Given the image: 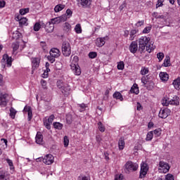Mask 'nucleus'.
Masks as SVG:
<instances>
[{"label": "nucleus", "instance_id": "9d476101", "mask_svg": "<svg viewBox=\"0 0 180 180\" xmlns=\"http://www.w3.org/2000/svg\"><path fill=\"white\" fill-rule=\"evenodd\" d=\"M8 94H0V105L5 107L6 105H8V102H9V100L8 99Z\"/></svg>", "mask_w": 180, "mask_h": 180}, {"label": "nucleus", "instance_id": "7c9ffc66", "mask_svg": "<svg viewBox=\"0 0 180 180\" xmlns=\"http://www.w3.org/2000/svg\"><path fill=\"white\" fill-rule=\"evenodd\" d=\"M44 124L46 129H48V130H50L51 129V124L49 122L47 117L44 119Z\"/></svg>", "mask_w": 180, "mask_h": 180}, {"label": "nucleus", "instance_id": "a211bd4d", "mask_svg": "<svg viewBox=\"0 0 180 180\" xmlns=\"http://www.w3.org/2000/svg\"><path fill=\"white\" fill-rule=\"evenodd\" d=\"M72 29L71 24L70 22H65L63 25V30L65 33H68Z\"/></svg>", "mask_w": 180, "mask_h": 180}, {"label": "nucleus", "instance_id": "338daca9", "mask_svg": "<svg viewBox=\"0 0 180 180\" xmlns=\"http://www.w3.org/2000/svg\"><path fill=\"white\" fill-rule=\"evenodd\" d=\"M18 49H19L18 46H13V54H15V55L18 54V52H16V51H18Z\"/></svg>", "mask_w": 180, "mask_h": 180}, {"label": "nucleus", "instance_id": "09e8293b", "mask_svg": "<svg viewBox=\"0 0 180 180\" xmlns=\"http://www.w3.org/2000/svg\"><path fill=\"white\" fill-rule=\"evenodd\" d=\"M63 143L65 147H68V144H70V139H68V136H65L63 138Z\"/></svg>", "mask_w": 180, "mask_h": 180}, {"label": "nucleus", "instance_id": "de8ad7c7", "mask_svg": "<svg viewBox=\"0 0 180 180\" xmlns=\"http://www.w3.org/2000/svg\"><path fill=\"white\" fill-rule=\"evenodd\" d=\"M6 161L10 167V169H15V167H13V162L12 161V160L6 159Z\"/></svg>", "mask_w": 180, "mask_h": 180}, {"label": "nucleus", "instance_id": "79ce46f5", "mask_svg": "<svg viewBox=\"0 0 180 180\" xmlns=\"http://www.w3.org/2000/svg\"><path fill=\"white\" fill-rule=\"evenodd\" d=\"M157 180H162V179L158 178ZM164 180H174V176L171 174H167Z\"/></svg>", "mask_w": 180, "mask_h": 180}, {"label": "nucleus", "instance_id": "a18cd8bd", "mask_svg": "<svg viewBox=\"0 0 180 180\" xmlns=\"http://www.w3.org/2000/svg\"><path fill=\"white\" fill-rule=\"evenodd\" d=\"M0 180H8V176H6V173L0 172Z\"/></svg>", "mask_w": 180, "mask_h": 180}, {"label": "nucleus", "instance_id": "aec40b11", "mask_svg": "<svg viewBox=\"0 0 180 180\" xmlns=\"http://www.w3.org/2000/svg\"><path fill=\"white\" fill-rule=\"evenodd\" d=\"M172 85L174 86V89L177 91L180 90V77H177L172 82Z\"/></svg>", "mask_w": 180, "mask_h": 180}, {"label": "nucleus", "instance_id": "4be33fe9", "mask_svg": "<svg viewBox=\"0 0 180 180\" xmlns=\"http://www.w3.org/2000/svg\"><path fill=\"white\" fill-rule=\"evenodd\" d=\"M130 92L131 94H135V95H139V85H137V84H134L131 89H130Z\"/></svg>", "mask_w": 180, "mask_h": 180}, {"label": "nucleus", "instance_id": "6ab92c4d", "mask_svg": "<svg viewBox=\"0 0 180 180\" xmlns=\"http://www.w3.org/2000/svg\"><path fill=\"white\" fill-rule=\"evenodd\" d=\"M32 68L34 70L39 67V64H40V59L39 58H33L32 59Z\"/></svg>", "mask_w": 180, "mask_h": 180}, {"label": "nucleus", "instance_id": "f8f14e48", "mask_svg": "<svg viewBox=\"0 0 180 180\" xmlns=\"http://www.w3.org/2000/svg\"><path fill=\"white\" fill-rule=\"evenodd\" d=\"M169 115V110L167 108L162 109L159 112V117H161V119H167Z\"/></svg>", "mask_w": 180, "mask_h": 180}, {"label": "nucleus", "instance_id": "72a5a7b5", "mask_svg": "<svg viewBox=\"0 0 180 180\" xmlns=\"http://www.w3.org/2000/svg\"><path fill=\"white\" fill-rule=\"evenodd\" d=\"M153 137H154V133L153 132V131H150L148 132V134L146 135V141H151L153 140Z\"/></svg>", "mask_w": 180, "mask_h": 180}, {"label": "nucleus", "instance_id": "e433bc0d", "mask_svg": "<svg viewBox=\"0 0 180 180\" xmlns=\"http://www.w3.org/2000/svg\"><path fill=\"white\" fill-rule=\"evenodd\" d=\"M16 113H18V111L15 110L13 108H10V116L11 119H15V116H16Z\"/></svg>", "mask_w": 180, "mask_h": 180}, {"label": "nucleus", "instance_id": "0e129e2a", "mask_svg": "<svg viewBox=\"0 0 180 180\" xmlns=\"http://www.w3.org/2000/svg\"><path fill=\"white\" fill-rule=\"evenodd\" d=\"M54 117H55L54 115H51L50 117H47V120L50 122L51 124L54 121Z\"/></svg>", "mask_w": 180, "mask_h": 180}, {"label": "nucleus", "instance_id": "58836bf2", "mask_svg": "<svg viewBox=\"0 0 180 180\" xmlns=\"http://www.w3.org/2000/svg\"><path fill=\"white\" fill-rule=\"evenodd\" d=\"M53 127H54V129H56L57 130H61V129H63V124H61L60 122H54Z\"/></svg>", "mask_w": 180, "mask_h": 180}, {"label": "nucleus", "instance_id": "c9c22d12", "mask_svg": "<svg viewBox=\"0 0 180 180\" xmlns=\"http://www.w3.org/2000/svg\"><path fill=\"white\" fill-rule=\"evenodd\" d=\"M153 15L154 18H155V19H163V20H165V19H166L165 15H160L157 12H154Z\"/></svg>", "mask_w": 180, "mask_h": 180}, {"label": "nucleus", "instance_id": "c85d7f7f", "mask_svg": "<svg viewBox=\"0 0 180 180\" xmlns=\"http://www.w3.org/2000/svg\"><path fill=\"white\" fill-rule=\"evenodd\" d=\"M171 65V58L166 56L162 64L163 67H169Z\"/></svg>", "mask_w": 180, "mask_h": 180}, {"label": "nucleus", "instance_id": "7ed1b4c3", "mask_svg": "<svg viewBox=\"0 0 180 180\" xmlns=\"http://www.w3.org/2000/svg\"><path fill=\"white\" fill-rule=\"evenodd\" d=\"M162 105H163V106H168V105H174V106H178V105H179V98L175 96L170 101H168L167 98H164L162 101Z\"/></svg>", "mask_w": 180, "mask_h": 180}, {"label": "nucleus", "instance_id": "bb28decb", "mask_svg": "<svg viewBox=\"0 0 180 180\" xmlns=\"http://www.w3.org/2000/svg\"><path fill=\"white\" fill-rule=\"evenodd\" d=\"M58 88H59V89H61L63 94L65 93V92H68L70 91V86L66 85V86H61L59 84V83L58 82Z\"/></svg>", "mask_w": 180, "mask_h": 180}, {"label": "nucleus", "instance_id": "b1692460", "mask_svg": "<svg viewBox=\"0 0 180 180\" xmlns=\"http://www.w3.org/2000/svg\"><path fill=\"white\" fill-rule=\"evenodd\" d=\"M137 33H139V30H131L129 34V40H133L137 37Z\"/></svg>", "mask_w": 180, "mask_h": 180}, {"label": "nucleus", "instance_id": "3c124183", "mask_svg": "<svg viewBox=\"0 0 180 180\" xmlns=\"http://www.w3.org/2000/svg\"><path fill=\"white\" fill-rule=\"evenodd\" d=\"M144 49V50H146V51H148V53H150V51H153V50H154V46H153L152 48H150L151 47L150 46H142V49Z\"/></svg>", "mask_w": 180, "mask_h": 180}, {"label": "nucleus", "instance_id": "8fccbe9b", "mask_svg": "<svg viewBox=\"0 0 180 180\" xmlns=\"http://www.w3.org/2000/svg\"><path fill=\"white\" fill-rule=\"evenodd\" d=\"M138 46H129V51H131V53H133L134 54V53H136L138 50Z\"/></svg>", "mask_w": 180, "mask_h": 180}, {"label": "nucleus", "instance_id": "e2e57ef3", "mask_svg": "<svg viewBox=\"0 0 180 180\" xmlns=\"http://www.w3.org/2000/svg\"><path fill=\"white\" fill-rule=\"evenodd\" d=\"M123 174H117L115 175V180H123Z\"/></svg>", "mask_w": 180, "mask_h": 180}, {"label": "nucleus", "instance_id": "20e7f679", "mask_svg": "<svg viewBox=\"0 0 180 180\" xmlns=\"http://www.w3.org/2000/svg\"><path fill=\"white\" fill-rule=\"evenodd\" d=\"M42 161L46 165H51L54 163V156L51 154H48L44 156V158H39L37 159V161Z\"/></svg>", "mask_w": 180, "mask_h": 180}, {"label": "nucleus", "instance_id": "864d4df0", "mask_svg": "<svg viewBox=\"0 0 180 180\" xmlns=\"http://www.w3.org/2000/svg\"><path fill=\"white\" fill-rule=\"evenodd\" d=\"M143 25H144V20H142L138 21L135 24V26H136V27H141V26H143Z\"/></svg>", "mask_w": 180, "mask_h": 180}, {"label": "nucleus", "instance_id": "1a4fd4ad", "mask_svg": "<svg viewBox=\"0 0 180 180\" xmlns=\"http://www.w3.org/2000/svg\"><path fill=\"white\" fill-rule=\"evenodd\" d=\"M41 27H44L47 33H53V31L54 30V25L51 21L46 22V24L42 23Z\"/></svg>", "mask_w": 180, "mask_h": 180}, {"label": "nucleus", "instance_id": "0eeeda50", "mask_svg": "<svg viewBox=\"0 0 180 180\" xmlns=\"http://www.w3.org/2000/svg\"><path fill=\"white\" fill-rule=\"evenodd\" d=\"M67 19H68L67 15L64 14L61 16L51 19V22L53 25H58V23H61V22H67Z\"/></svg>", "mask_w": 180, "mask_h": 180}, {"label": "nucleus", "instance_id": "4c0bfd02", "mask_svg": "<svg viewBox=\"0 0 180 180\" xmlns=\"http://www.w3.org/2000/svg\"><path fill=\"white\" fill-rule=\"evenodd\" d=\"M22 34H20V32H19V31H15L13 33V39H14V40H18V39L20 38Z\"/></svg>", "mask_w": 180, "mask_h": 180}, {"label": "nucleus", "instance_id": "a19ab883", "mask_svg": "<svg viewBox=\"0 0 180 180\" xmlns=\"http://www.w3.org/2000/svg\"><path fill=\"white\" fill-rule=\"evenodd\" d=\"M141 82L143 85H147V84H148L149 81H148V76H143L141 78Z\"/></svg>", "mask_w": 180, "mask_h": 180}, {"label": "nucleus", "instance_id": "dca6fc26", "mask_svg": "<svg viewBox=\"0 0 180 180\" xmlns=\"http://www.w3.org/2000/svg\"><path fill=\"white\" fill-rule=\"evenodd\" d=\"M15 20L19 22L20 26H23L27 23V18H22L20 15L17 16Z\"/></svg>", "mask_w": 180, "mask_h": 180}, {"label": "nucleus", "instance_id": "412c9836", "mask_svg": "<svg viewBox=\"0 0 180 180\" xmlns=\"http://www.w3.org/2000/svg\"><path fill=\"white\" fill-rule=\"evenodd\" d=\"M79 2H80V5H82L83 8H88V6L91 5L92 0H79Z\"/></svg>", "mask_w": 180, "mask_h": 180}, {"label": "nucleus", "instance_id": "473e14b6", "mask_svg": "<svg viewBox=\"0 0 180 180\" xmlns=\"http://www.w3.org/2000/svg\"><path fill=\"white\" fill-rule=\"evenodd\" d=\"M150 72V70H148V68L146 67H142L140 71L141 75H147Z\"/></svg>", "mask_w": 180, "mask_h": 180}, {"label": "nucleus", "instance_id": "13d9d810", "mask_svg": "<svg viewBox=\"0 0 180 180\" xmlns=\"http://www.w3.org/2000/svg\"><path fill=\"white\" fill-rule=\"evenodd\" d=\"M117 68L119 70H124V63H123V61L118 63Z\"/></svg>", "mask_w": 180, "mask_h": 180}, {"label": "nucleus", "instance_id": "37998d69", "mask_svg": "<svg viewBox=\"0 0 180 180\" xmlns=\"http://www.w3.org/2000/svg\"><path fill=\"white\" fill-rule=\"evenodd\" d=\"M77 180H91V179L88 176H86V175H84V174H80L78 176Z\"/></svg>", "mask_w": 180, "mask_h": 180}, {"label": "nucleus", "instance_id": "a878e982", "mask_svg": "<svg viewBox=\"0 0 180 180\" xmlns=\"http://www.w3.org/2000/svg\"><path fill=\"white\" fill-rule=\"evenodd\" d=\"M24 110H25V112H27L28 120L30 122V120H32V117H33V113L32 112V108H30V107H25Z\"/></svg>", "mask_w": 180, "mask_h": 180}, {"label": "nucleus", "instance_id": "c03bdc74", "mask_svg": "<svg viewBox=\"0 0 180 180\" xmlns=\"http://www.w3.org/2000/svg\"><path fill=\"white\" fill-rule=\"evenodd\" d=\"M29 11H30L29 8H21L20 9L19 12L21 15H26V13H29Z\"/></svg>", "mask_w": 180, "mask_h": 180}, {"label": "nucleus", "instance_id": "393cba45", "mask_svg": "<svg viewBox=\"0 0 180 180\" xmlns=\"http://www.w3.org/2000/svg\"><path fill=\"white\" fill-rule=\"evenodd\" d=\"M113 98H114V99H117V101H120L121 102H122V101H123V96L119 91H115L113 94Z\"/></svg>", "mask_w": 180, "mask_h": 180}, {"label": "nucleus", "instance_id": "ea45409f", "mask_svg": "<svg viewBox=\"0 0 180 180\" xmlns=\"http://www.w3.org/2000/svg\"><path fill=\"white\" fill-rule=\"evenodd\" d=\"M40 29H41V24H40V22H36L34 25V32H39V30H40Z\"/></svg>", "mask_w": 180, "mask_h": 180}, {"label": "nucleus", "instance_id": "052dcab7", "mask_svg": "<svg viewBox=\"0 0 180 180\" xmlns=\"http://www.w3.org/2000/svg\"><path fill=\"white\" fill-rule=\"evenodd\" d=\"M79 108H81L82 110H80V112H83V110H85L86 108H88V105L85 103H82L79 105Z\"/></svg>", "mask_w": 180, "mask_h": 180}, {"label": "nucleus", "instance_id": "cd10ccee", "mask_svg": "<svg viewBox=\"0 0 180 180\" xmlns=\"http://www.w3.org/2000/svg\"><path fill=\"white\" fill-rule=\"evenodd\" d=\"M64 8H65V5H64V4H58L55 6L54 11L56 13H58V12H61V11H63V9H64Z\"/></svg>", "mask_w": 180, "mask_h": 180}, {"label": "nucleus", "instance_id": "4468645a", "mask_svg": "<svg viewBox=\"0 0 180 180\" xmlns=\"http://www.w3.org/2000/svg\"><path fill=\"white\" fill-rule=\"evenodd\" d=\"M62 53L65 57H68L71 54V46H62Z\"/></svg>", "mask_w": 180, "mask_h": 180}, {"label": "nucleus", "instance_id": "c756f323", "mask_svg": "<svg viewBox=\"0 0 180 180\" xmlns=\"http://www.w3.org/2000/svg\"><path fill=\"white\" fill-rule=\"evenodd\" d=\"M124 146H125L124 139L120 138L119 141H118L119 150H124Z\"/></svg>", "mask_w": 180, "mask_h": 180}, {"label": "nucleus", "instance_id": "49530a36", "mask_svg": "<svg viewBox=\"0 0 180 180\" xmlns=\"http://www.w3.org/2000/svg\"><path fill=\"white\" fill-rule=\"evenodd\" d=\"M155 136V137H160L161 136V129H156L153 131Z\"/></svg>", "mask_w": 180, "mask_h": 180}, {"label": "nucleus", "instance_id": "5fc2aeb1", "mask_svg": "<svg viewBox=\"0 0 180 180\" xmlns=\"http://www.w3.org/2000/svg\"><path fill=\"white\" fill-rule=\"evenodd\" d=\"M157 57H158L159 61L160 62L162 60H164V53H162V52H159V53L157 54Z\"/></svg>", "mask_w": 180, "mask_h": 180}, {"label": "nucleus", "instance_id": "6e6552de", "mask_svg": "<svg viewBox=\"0 0 180 180\" xmlns=\"http://www.w3.org/2000/svg\"><path fill=\"white\" fill-rule=\"evenodd\" d=\"M13 61V60L12 59V57H9V56L6 53L3 56V58L1 59V63L3 65L5 66V65L6 64L7 67H12Z\"/></svg>", "mask_w": 180, "mask_h": 180}, {"label": "nucleus", "instance_id": "39448f33", "mask_svg": "<svg viewBox=\"0 0 180 180\" xmlns=\"http://www.w3.org/2000/svg\"><path fill=\"white\" fill-rule=\"evenodd\" d=\"M169 165L167 162L160 161L158 166V172L160 174H167L169 171Z\"/></svg>", "mask_w": 180, "mask_h": 180}, {"label": "nucleus", "instance_id": "f03ea898", "mask_svg": "<svg viewBox=\"0 0 180 180\" xmlns=\"http://www.w3.org/2000/svg\"><path fill=\"white\" fill-rule=\"evenodd\" d=\"M139 169V164L134 163L131 161H128L124 166V170L127 174H130V172H134Z\"/></svg>", "mask_w": 180, "mask_h": 180}, {"label": "nucleus", "instance_id": "2eb2a0df", "mask_svg": "<svg viewBox=\"0 0 180 180\" xmlns=\"http://www.w3.org/2000/svg\"><path fill=\"white\" fill-rule=\"evenodd\" d=\"M159 77L162 82H167L169 79V75L166 72H160Z\"/></svg>", "mask_w": 180, "mask_h": 180}, {"label": "nucleus", "instance_id": "f704fd0d", "mask_svg": "<svg viewBox=\"0 0 180 180\" xmlns=\"http://www.w3.org/2000/svg\"><path fill=\"white\" fill-rule=\"evenodd\" d=\"M75 32H76L77 34L82 33V28L81 27V24H77L75 25Z\"/></svg>", "mask_w": 180, "mask_h": 180}, {"label": "nucleus", "instance_id": "bf43d9fd", "mask_svg": "<svg viewBox=\"0 0 180 180\" xmlns=\"http://www.w3.org/2000/svg\"><path fill=\"white\" fill-rule=\"evenodd\" d=\"M164 5V0H158L156 4V8H161Z\"/></svg>", "mask_w": 180, "mask_h": 180}, {"label": "nucleus", "instance_id": "603ef678", "mask_svg": "<svg viewBox=\"0 0 180 180\" xmlns=\"http://www.w3.org/2000/svg\"><path fill=\"white\" fill-rule=\"evenodd\" d=\"M49 72H50V69L47 68L41 75L42 78H47L49 77Z\"/></svg>", "mask_w": 180, "mask_h": 180}, {"label": "nucleus", "instance_id": "f3484780", "mask_svg": "<svg viewBox=\"0 0 180 180\" xmlns=\"http://www.w3.org/2000/svg\"><path fill=\"white\" fill-rule=\"evenodd\" d=\"M50 56L52 57H60V50L56 48L51 49L50 51Z\"/></svg>", "mask_w": 180, "mask_h": 180}, {"label": "nucleus", "instance_id": "423d86ee", "mask_svg": "<svg viewBox=\"0 0 180 180\" xmlns=\"http://www.w3.org/2000/svg\"><path fill=\"white\" fill-rule=\"evenodd\" d=\"M148 165L146 163V162H142L141 164V170H140V174L139 178L141 179H143V178H146V175H147V173L148 172Z\"/></svg>", "mask_w": 180, "mask_h": 180}, {"label": "nucleus", "instance_id": "69168bd1", "mask_svg": "<svg viewBox=\"0 0 180 180\" xmlns=\"http://www.w3.org/2000/svg\"><path fill=\"white\" fill-rule=\"evenodd\" d=\"M56 58H57L54 57V56H52L51 55L50 56H48V60L51 63H54V61H56Z\"/></svg>", "mask_w": 180, "mask_h": 180}, {"label": "nucleus", "instance_id": "2f4dec72", "mask_svg": "<svg viewBox=\"0 0 180 180\" xmlns=\"http://www.w3.org/2000/svg\"><path fill=\"white\" fill-rule=\"evenodd\" d=\"M97 126L99 131H101V133L105 132V130H106L105 125L101 122H98Z\"/></svg>", "mask_w": 180, "mask_h": 180}, {"label": "nucleus", "instance_id": "4d7b16f0", "mask_svg": "<svg viewBox=\"0 0 180 180\" xmlns=\"http://www.w3.org/2000/svg\"><path fill=\"white\" fill-rule=\"evenodd\" d=\"M97 56L98 53H96V52H90L89 53V58H96Z\"/></svg>", "mask_w": 180, "mask_h": 180}, {"label": "nucleus", "instance_id": "774afa93", "mask_svg": "<svg viewBox=\"0 0 180 180\" xmlns=\"http://www.w3.org/2000/svg\"><path fill=\"white\" fill-rule=\"evenodd\" d=\"M6 2L4 0H0V8H5Z\"/></svg>", "mask_w": 180, "mask_h": 180}, {"label": "nucleus", "instance_id": "f257e3e1", "mask_svg": "<svg viewBox=\"0 0 180 180\" xmlns=\"http://www.w3.org/2000/svg\"><path fill=\"white\" fill-rule=\"evenodd\" d=\"M79 58L78 56H71L70 59V69L75 75H79L82 72L81 68L78 65Z\"/></svg>", "mask_w": 180, "mask_h": 180}, {"label": "nucleus", "instance_id": "5701e85b", "mask_svg": "<svg viewBox=\"0 0 180 180\" xmlns=\"http://www.w3.org/2000/svg\"><path fill=\"white\" fill-rule=\"evenodd\" d=\"M37 144H41L43 143V135L40 132H37L35 137Z\"/></svg>", "mask_w": 180, "mask_h": 180}, {"label": "nucleus", "instance_id": "9b49d317", "mask_svg": "<svg viewBox=\"0 0 180 180\" xmlns=\"http://www.w3.org/2000/svg\"><path fill=\"white\" fill-rule=\"evenodd\" d=\"M150 40H151L150 37H141L139 39V46H151Z\"/></svg>", "mask_w": 180, "mask_h": 180}, {"label": "nucleus", "instance_id": "6e6d98bb", "mask_svg": "<svg viewBox=\"0 0 180 180\" xmlns=\"http://www.w3.org/2000/svg\"><path fill=\"white\" fill-rule=\"evenodd\" d=\"M151 28H152L151 25L145 27L143 30V33L144 34L150 33V32H151Z\"/></svg>", "mask_w": 180, "mask_h": 180}, {"label": "nucleus", "instance_id": "ddd939ff", "mask_svg": "<svg viewBox=\"0 0 180 180\" xmlns=\"http://www.w3.org/2000/svg\"><path fill=\"white\" fill-rule=\"evenodd\" d=\"M108 40H109V37L108 36L104 37L97 38L96 40V44H98V46H105V43Z\"/></svg>", "mask_w": 180, "mask_h": 180}, {"label": "nucleus", "instance_id": "680f3d73", "mask_svg": "<svg viewBox=\"0 0 180 180\" xmlns=\"http://www.w3.org/2000/svg\"><path fill=\"white\" fill-rule=\"evenodd\" d=\"M66 18L68 16V18H71V16H72V11H71V9L68 8L66 11Z\"/></svg>", "mask_w": 180, "mask_h": 180}]
</instances>
